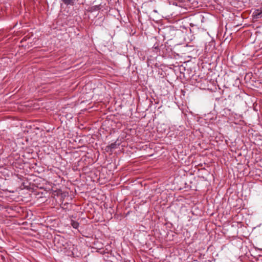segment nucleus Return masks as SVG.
I'll return each instance as SVG.
<instances>
[{"label":"nucleus","instance_id":"1","mask_svg":"<svg viewBox=\"0 0 262 262\" xmlns=\"http://www.w3.org/2000/svg\"><path fill=\"white\" fill-rule=\"evenodd\" d=\"M254 16L256 18H259L262 17V9H257L255 10L253 13Z\"/></svg>","mask_w":262,"mask_h":262},{"label":"nucleus","instance_id":"2","mask_svg":"<svg viewBox=\"0 0 262 262\" xmlns=\"http://www.w3.org/2000/svg\"><path fill=\"white\" fill-rule=\"evenodd\" d=\"M71 225L74 228L77 229L79 227V223L77 222L72 221Z\"/></svg>","mask_w":262,"mask_h":262},{"label":"nucleus","instance_id":"3","mask_svg":"<svg viewBox=\"0 0 262 262\" xmlns=\"http://www.w3.org/2000/svg\"><path fill=\"white\" fill-rule=\"evenodd\" d=\"M73 0H62L63 2L66 5H70L73 3Z\"/></svg>","mask_w":262,"mask_h":262}]
</instances>
